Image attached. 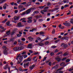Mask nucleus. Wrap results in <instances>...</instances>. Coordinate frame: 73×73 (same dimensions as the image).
Listing matches in <instances>:
<instances>
[{"label":"nucleus","mask_w":73,"mask_h":73,"mask_svg":"<svg viewBox=\"0 0 73 73\" xmlns=\"http://www.w3.org/2000/svg\"><path fill=\"white\" fill-rule=\"evenodd\" d=\"M42 12H47L48 11V9H46L45 10L44 9V10H42Z\"/></svg>","instance_id":"40"},{"label":"nucleus","mask_w":73,"mask_h":73,"mask_svg":"<svg viewBox=\"0 0 73 73\" xmlns=\"http://www.w3.org/2000/svg\"><path fill=\"white\" fill-rule=\"evenodd\" d=\"M56 60L58 62H60V61L61 60V59L60 58H56Z\"/></svg>","instance_id":"22"},{"label":"nucleus","mask_w":73,"mask_h":73,"mask_svg":"<svg viewBox=\"0 0 73 73\" xmlns=\"http://www.w3.org/2000/svg\"><path fill=\"white\" fill-rule=\"evenodd\" d=\"M9 39V41L10 42H13L15 41V38H10Z\"/></svg>","instance_id":"16"},{"label":"nucleus","mask_w":73,"mask_h":73,"mask_svg":"<svg viewBox=\"0 0 73 73\" xmlns=\"http://www.w3.org/2000/svg\"><path fill=\"white\" fill-rule=\"evenodd\" d=\"M64 68V67H62L59 68V69L57 70V71H59V70H62V69L63 68Z\"/></svg>","instance_id":"30"},{"label":"nucleus","mask_w":73,"mask_h":73,"mask_svg":"<svg viewBox=\"0 0 73 73\" xmlns=\"http://www.w3.org/2000/svg\"><path fill=\"white\" fill-rule=\"evenodd\" d=\"M68 38H69L68 37H64V39H65V40H68Z\"/></svg>","instance_id":"58"},{"label":"nucleus","mask_w":73,"mask_h":73,"mask_svg":"<svg viewBox=\"0 0 73 73\" xmlns=\"http://www.w3.org/2000/svg\"><path fill=\"white\" fill-rule=\"evenodd\" d=\"M26 54V52L24 51L21 53L22 55H23V54Z\"/></svg>","instance_id":"35"},{"label":"nucleus","mask_w":73,"mask_h":73,"mask_svg":"<svg viewBox=\"0 0 73 73\" xmlns=\"http://www.w3.org/2000/svg\"><path fill=\"white\" fill-rule=\"evenodd\" d=\"M3 0H0V4H2V3H3Z\"/></svg>","instance_id":"56"},{"label":"nucleus","mask_w":73,"mask_h":73,"mask_svg":"<svg viewBox=\"0 0 73 73\" xmlns=\"http://www.w3.org/2000/svg\"><path fill=\"white\" fill-rule=\"evenodd\" d=\"M40 35H44V33L43 31H41L40 32Z\"/></svg>","instance_id":"38"},{"label":"nucleus","mask_w":73,"mask_h":73,"mask_svg":"<svg viewBox=\"0 0 73 73\" xmlns=\"http://www.w3.org/2000/svg\"><path fill=\"white\" fill-rule=\"evenodd\" d=\"M29 62H27L26 64L25 63L23 64V66L24 68H26L28 67L29 66Z\"/></svg>","instance_id":"6"},{"label":"nucleus","mask_w":73,"mask_h":73,"mask_svg":"<svg viewBox=\"0 0 73 73\" xmlns=\"http://www.w3.org/2000/svg\"><path fill=\"white\" fill-rule=\"evenodd\" d=\"M59 73H63V71H59Z\"/></svg>","instance_id":"64"},{"label":"nucleus","mask_w":73,"mask_h":73,"mask_svg":"<svg viewBox=\"0 0 73 73\" xmlns=\"http://www.w3.org/2000/svg\"><path fill=\"white\" fill-rule=\"evenodd\" d=\"M61 46H62V48H66V47H68V44H65L64 43H62L61 44Z\"/></svg>","instance_id":"5"},{"label":"nucleus","mask_w":73,"mask_h":73,"mask_svg":"<svg viewBox=\"0 0 73 73\" xmlns=\"http://www.w3.org/2000/svg\"><path fill=\"white\" fill-rule=\"evenodd\" d=\"M25 18H23L21 19L20 20V21H22V20H23L22 21V22H23L24 23H26L27 22V21H25Z\"/></svg>","instance_id":"15"},{"label":"nucleus","mask_w":73,"mask_h":73,"mask_svg":"<svg viewBox=\"0 0 73 73\" xmlns=\"http://www.w3.org/2000/svg\"><path fill=\"white\" fill-rule=\"evenodd\" d=\"M30 5H31V3H28L26 5V6H27V7H28V6H30Z\"/></svg>","instance_id":"51"},{"label":"nucleus","mask_w":73,"mask_h":73,"mask_svg":"<svg viewBox=\"0 0 73 73\" xmlns=\"http://www.w3.org/2000/svg\"><path fill=\"white\" fill-rule=\"evenodd\" d=\"M23 7V6L21 5H19V9H21V8H22Z\"/></svg>","instance_id":"37"},{"label":"nucleus","mask_w":73,"mask_h":73,"mask_svg":"<svg viewBox=\"0 0 73 73\" xmlns=\"http://www.w3.org/2000/svg\"><path fill=\"white\" fill-rule=\"evenodd\" d=\"M15 30H13V32L11 33V36L13 35L14 33H15Z\"/></svg>","instance_id":"25"},{"label":"nucleus","mask_w":73,"mask_h":73,"mask_svg":"<svg viewBox=\"0 0 73 73\" xmlns=\"http://www.w3.org/2000/svg\"><path fill=\"white\" fill-rule=\"evenodd\" d=\"M35 67V65L33 64L32 66H30L29 67V69H30L31 70H32L33 68H34V67Z\"/></svg>","instance_id":"12"},{"label":"nucleus","mask_w":73,"mask_h":73,"mask_svg":"<svg viewBox=\"0 0 73 73\" xmlns=\"http://www.w3.org/2000/svg\"><path fill=\"white\" fill-rule=\"evenodd\" d=\"M10 68L11 67H9L8 68V72L9 73H11V70H10Z\"/></svg>","instance_id":"34"},{"label":"nucleus","mask_w":73,"mask_h":73,"mask_svg":"<svg viewBox=\"0 0 73 73\" xmlns=\"http://www.w3.org/2000/svg\"><path fill=\"white\" fill-rule=\"evenodd\" d=\"M70 60L69 59H67L66 60V62H70Z\"/></svg>","instance_id":"27"},{"label":"nucleus","mask_w":73,"mask_h":73,"mask_svg":"<svg viewBox=\"0 0 73 73\" xmlns=\"http://www.w3.org/2000/svg\"><path fill=\"white\" fill-rule=\"evenodd\" d=\"M13 50H15L16 52V51H18V50H19V47H16L13 48Z\"/></svg>","instance_id":"11"},{"label":"nucleus","mask_w":73,"mask_h":73,"mask_svg":"<svg viewBox=\"0 0 73 73\" xmlns=\"http://www.w3.org/2000/svg\"><path fill=\"white\" fill-rule=\"evenodd\" d=\"M28 38L30 41H33V38L31 36H29L28 37Z\"/></svg>","instance_id":"19"},{"label":"nucleus","mask_w":73,"mask_h":73,"mask_svg":"<svg viewBox=\"0 0 73 73\" xmlns=\"http://www.w3.org/2000/svg\"><path fill=\"white\" fill-rule=\"evenodd\" d=\"M58 52V50L57 49H56L55 51H54V53H57Z\"/></svg>","instance_id":"41"},{"label":"nucleus","mask_w":73,"mask_h":73,"mask_svg":"<svg viewBox=\"0 0 73 73\" xmlns=\"http://www.w3.org/2000/svg\"><path fill=\"white\" fill-rule=\"evenodd\" d=\"M24 48V47L23 46H21L20 47H19V50H22V49H23Z\"/></svg>","instance_id":"20"},{"label":"nucleus","mask_w":73,"mask_h":73,"mask_svg":"<svg viewBox=\"0 0 73 73\" xmlns=\"http://www.w3.org/2000/svg\"><path fill=\"white\" fill-rule=\"evenodd\" d=\"M32 22V20H29L27 21V23H31Z\"/></svg>","instance_id":"31"},{"label":"nucleus","mask_w":73,"mask_h":73,"mask_svg":"<svg viewBox=\"0 0 73 73\" xmlns=\"http://www.w3.org/2000/svg\"><path fill=\"white\" fill-rule=\"evenodd\" d=\"M19 58V60L17 61V64H20L21 62H22L23 61V55H21V54H19L17 57L16 58L17 60H18V59Z\"/></svg>","instance_id":"1"},{"label":"nucleus","mask_w":73,"mask_h":73,"mask_svg":"<svg viewBox=\"0 0 73 73\" xmlns=\"http://www.w3.org/2000/svg\"><path fill=\"white\" fill-rule=\"evenodd\" d=\"M17 41H15L13 43L14 45H16L17 44Z\"/></svg>","instance_id":"60"},{"label":"nucleus","mask_w":73,"mask_h":73,"mask_svg":"<svg viewBox=\"0 0 73 73\" xmlns=\"http://www.w3.org/2000/svg\"><path fill=\"white\" fill-rule=\"evenodd\" d=\"M9 23H10L9 21L7 22L6 23L7 25H8V26H9Z\"/></svg>","instance_id":"44"},{"label":"nucleus","mask_w":73,"mask_h":73,"mask_svg":"<svg viewBox=\"0 0 73 73\" xmlns=\"http://www.w3.org/2000/svg\"><path fill=\"white\" fill-rule=\"evenodd\" d=\"M48 65L49 66H51V65H52V62H50L48 63Z\"/></svg>","instance_id":"61"},{"label":"nucleus","mask_w":73,"mask_h":73,"mask_svg":"<svg viewBox=\"0 0 73 73\" xmlns=\"http://www.w3.org/2000/svg\"><path fill=\"white\" fill-rule=\"evenodd\" d=\"M2 48L4 50H6L7 49L5 45H3L2 46Z\"/></svg>","instance_id":"24"},{"label":"nucleus","mask_w":73,"mask_h":73,"mask_svg":"<svg viewBox=\"0 0 73 73\" xmlns=\"http://www.w3.org/2000/svg\"><path fill=\"white\" fill-rule=\"evenodd\" d=\"M32 45L31 44H29L28 45V46L27 47L28 48H29L30 49H31L32 48Z\"/></svg>","instance_id":"17"},{"label":"nucleus","mask_w":73,"mask_h":73,"mask_svg":"<svg viewBox=\"0 0 73 73\" xmlns=\"http://www.w3.org/2000/svg\"><path fill=\"white\" fill-rule=\"evenodd\" d=\"M3 8L4 9H6V8H7V7L5 5H4L3 6Z\"/></svg>","instance_id":"53"},{"label":"nucleus","mask_w":73,"mask_h":73,"mask_svg":"<svg viewBox=\"0 0 73 73\" xmlns=\"http://www.w3.org/2000/svg\"><path fill=\"white\" fill-rule=\"evenodd\" d=\"M15 4V3L14 2H13L12 3H11L10 4L11 5H13Z\"/></svg>","instance_id":"59"},{"label":"nucleus","mask_w":73,"mask_h":73,"mask_svg":"<svg viewBox=\"0 0 73 73\" xmlns=\"http://www.w3.org/2000/svg\"><path fill=\"white\" fill-rule=\"evenodd\" d=\"M63 25H64L65 26H67V27H70L71 25L70 23L69 22L67 23H63Z\"/></svg>","instance_id":"7"},{"label":"nucleus","mask_w":73,"mask_h":73,"mask_svg":"<svg viewBox=\"0 0 73 73\" xmlns=\"http://www.w3.org/2000/svg\"><path fill=\"white\" fill-rule=\"evenodd\" d=\"M44 43H41L39 42L38 44V45H39L40 46H43V45H44Z\"/></svg>","instance_id":"18"},{"label":"nucleus","mask_w":73,"mask_h":73,"mask_svg":"<svg viewBox=\"0 0 73 73\" xmlns=\"http://www.w3.org/2000/svg\"><path fill=\"white\" fill-rule=\"evenodd\" d=\"M17 37H21V35H20V34H17Z\"/></svg>","instance_id":"33"},{"label":"nucleus","mask_w":73,"mask_h":73,"mask_svg":"<svg viewBox=\"0 0 73 73\" xmlns=\"http://www.w3.org/2000/svg\"><path fill=\"white\" fill-rule=\"evenodd\" d=\"M32 19V17H29L28 18V20H31Z\"/></svg>","instance_id":"55"},{"label":"nucleus","mask_w":73,"mask_h":73,"mask_svg":"<svg viewBox=\"0 0 73 73\" xmlns=\"http://www.w3.org/2000/svg\"><path fill=\"white\" fill-rule=\"evenodd\" d=\"M41 17L40 16H39L38 15H37L36 16V18L37 19H39V18H40V17Z\"/></svg>","instance_id":"47"},{"label":"nucleus","mask_w":73,"mask_h":73,"mask_svg":"<svg viewBox=\"0 0 73 73\" xmlns=\"http://www.w3.org/2000/svg\"><path fill=\"white\" fill-rule=\"evenodd\" d=\"M5 30H6V29H3V30L1 31V32H3L5 31Z\"/></svg>","instance_id":"57"},{"label":"nucleus","mask_w":73,"mask_h":73,"mask_svg":"<svg viewBox=\"0 0 73 73\" xmlns=\"http://www.w3.org/2000/svg\"><path fill=\"white\" fill-rule=\"evenodd\" d=\"M56 47H57V46H52L51 47L52 48H56Z\"/></svg>","instance_id":"52"},{"label":"nucleus","mask_w":73,"mask_h":73,"mask_svg":"<svg viewBox=\"0 0 73 73\" xmlns=\"http://www.w3.org/2000/svg\"><path fill=\"white\" fill-rule=\"evenodd\" d=\"M31 58H28L27 59L25 60L23 62H27V61H31Z\"/></svg>","instance_id":"9"},{"label":"nucleus","mask_w":73,"mask_h":73,"mask_svg":"<svg viewBox=\"0 0 73 73\" xmlns=\"http://www.w3.org/2000/svg\"><path fill=\"white\" fill-rule=\"evenodd\" d=\"M29 52H30L31 53H33V51H32L31 50H29Z\"/></svg>","instance_id":"63"},{"label":"nucleus","mask_w":73,"mask_h":73,"mask_svg":"<svg viewBox=\"0 0 73 73\" xmlns=\"http://www.w3.org/2000/svg\"><path fill=\"white\" fill-rule=\"evenodd\" d=\"M11 30H9L8 31L6 32V34L7 35H9L10 34H11Z\"/></svg>","instance_id":"21"},{"label":"nucleus","mask_w":73,"mask_h":73,"mask_svg":"<svg viewBox=\"0 0 73 73\" xmlns=\"http://www.w3.org/2000/svg\"><path fill=\"white\" fill-rule=\"evenodd\" d=\"M70 22L71 24H73V19H71V21H70Z\"/></svg>","instance_id":"50"},{"label":"nucleus","mask_w":73,"mask_h":73,"mask_svg":"<svg viewBox=\"0 0 73 73\" xmlns=\"http://www.w3.org/2000/svg\"><path fill=\"white\" fill-rule=\"evenodd\" d=\"M66 59H67V58H64L62 60V61H65V60H66Z\"/></svg>","instance_id":"36"},{"label":"nucleus","mask_w":73,"mask_h":73,"mask_svg":"<svg viewBox=\"0 0 73 73\" xmlns=\"http://www.w3.org/2000/svg\"><path fill=\"white\" fill-rule=\"evenodd\" d=\"M14 19L15 21H17L19 20V17H14Z\"/></svg>","instance_id":"14"},{"label":"nucleus","mask_w":73,"mask_h":73,"mask_svg":"<svg viewBox=\"0 0 73 73\" xmlns=\"http://www.w3.org/2000/svg\"><path fill=\"white\" fill-rule=\"evenodd\" d=\"M68 64H69V63H67V64H65V62H62L60 64V66H63V67L64 68L65 66H66L68 65Z\"/></svg>","instance_id":"3"},{"label":"nucleus","mask_w":73,"mask_h":73,"mask_svg":"<svg viewBox=\"0 0 73 73\" xmlns=\"http://www.w3.org/2000/svg\"><path fill=\"white\" fill-rule=\"evenodd\" d=\"M18 42L19 45H23L25 44L24 42L21 41L20 39L18 40Z\"/></svg>","instance_id":"4"},{"label":"nucleus","mask_w":73,"mask_h":73,"mask_svg":"<svg viewBox=\"0 0 73 73\" xmlns=\"http://www.w3.org/2000/svg\"><path fill=\"white\" fill-rule=\"evenodd\" d=\"M68 53L66 52L63 55V56H67V55H68Z\"/></svg>","instance_id":"28"},{"label":"nucleus","mask_w":73,"mask_h":73,"mask_svg":"<svg viewBox=\"0 0 73 73\" xmlns=\"http://www.w3.org/2000/svg\"><path fill=\"white\" fill-rule=\"evenodd\" d=\"M32 8H31L29 9H28L25 12L23 13L22 15H24L25 14H27L28 15V14H29V13H31V11L32 10Z\"/></svg>","instance_id":"2"},{"label":"nucleus","mask_w":73,"mask_h":73,"mask_svg":"<svg viewBox=\"0 0 73 73\" xmlns=\"http://www.w3.org/2000/svg\"><path fill=\"white\" fill-rule=\"evenodd\" d=\"M59 41H60V40L58 39L55 41V43H57V42H59Z\"/></svg>","instance_id":"49"},{"label":"nucleus","mask_w":73,"mask_h":73,"mask_svg":"<svg viewBox=\"0 0 73 73\" xmlns=\"http://www.w3.org/2000/svg\"><path fill=\"white\" fill-rule=\"evenodd\" d=\"M59 9V8H56L54 9V11H57V10H58Z\"/></svg>","instance_id":"48"},{"label":"nucleus","mask_w":73,"mask_h":73,"mask_svg":"<svg viewBox=\"0 0 73 73\" xmlns=\"http://www.w3.org/2000/svg\"><path fill=\"white\" fill-rule=\"evenodd\" d=\"M45 6H46V5H45L44 6H40L39 7V8H40V9H43L44 8V7H45Z\"/></svg>","instance_id":"32"},{"label":"nucleus","mask_w":73,"mask_h":73,"mask_svg":"<svg viewBox=\"0 0 73 73\" xmlns=\"http://www.w3.org/2000/svg\"><path fill=\"white\" fill-rule=\"evenodd\" d=\"M8 20V19H5L4 21H2V23H5Z\"/></svg>","instance_id":"26"},{"label":"nucleus","mask_w":73,"mask_h":73,"mask_svg":"<svg viewBox=\"0 0 73 73\" xmlns=\"http://www.w3.org/2000/svg\"><path fill=\"white\" fill-rule=\"evenodd\" d=\"M62 51H60L57 53V54L58 55H59L60 54H62Z\"/></svg>","instance_id":"42"},{"label":"nucleus","mask_w":73,"mask_h":73,"mask_svg":"<svg viewBox=\"0 0 73 73\" xmlns=\"http://www.w3.org/2000/svg\"><path fill=\"white\" fill-rule=\"evenodd\" d=\"M17 25L18 27H24V25L21 24V23L20 22L19 23H18L17 24Z\"/></svg>","instance_id":"8"},{"label":"nucleus","mask_w":73,"mask_h":73,"mask_svg":"<svg viewBox=\"0 0 73 73\" xmlns=\"http://www.w3.org/2000/svg\"><path fill=\"white\" fill-rule=\"evenodd\" d=\"M3 53L4 54H5V55L8 54V52H7V51L4 50Z\"/></svg>","instance_id":"23"},{"label":"nucleus","mask_w":73,"mask_h":73,"mask_svg":"<svg viewBox=\"0 0 73 73\" xmlns=\"http://www.w3.org/2000/svg\"><path fill=\"white\" fill-rule=\"evenodd\" d=\"M37 39L38 40H39V41L40 40H42L41 39V38H40V37H38L37 38Z\"/></svg>","instance_id":"39"},{"label":"nucleus","mask_w":73,"mask_h":73,"mask_svg":"<svg viewBox=\"0 0 73 73\" xmlns=\"http://www.w3.org/2000/svg\"><path fill=\"white\" fill-rule=\"evenodd\" d=\"M73 70V67H72L69 69L68 70L69 72H71V71H72Z\"/></svg>","instance_id":"29"},{"label":"nucleus","mask_w":73,"mask_h":73,"mask_svg":"<svg viewBox=\"0 0 73 73\" xmlns=\"http://www.w3.org/2000/svg\"><path fill=\"white\" fill-rule=\"evenodd\" d=\"M58 65H56V66L52 67V69L51 70H52L53 69H58Z\"/></svg>","instance_id":"13"},{"label":"nucleus","mask_w":73,"mask_h":73,"mask_svg":"<svg viewBox=\"0 0 73 73\" xmlns=\"http://www.w3.org/2000/svg\"><path fill=\"white\" fill-rule=\"evenodd\" d=\"M55 33V29H53L52 31V33L54 34Z\"/></svg>","instance_id":"43"},{"label":"nucleus","mask_w":73,"mask_h":73,"mask_svg":"<svg viewBox=\"0 0 73 73\" xmlns=\"http://www.w3.org/2000/svg\"><path fill=\"white\" fill-rule=\"evenodd\" d=\"M49 42L47 41L45 42L44 44H45V45H48V44H49Z\"/></svg>","instance_id":"45"},{"label":"nucleus","mask_w":73,"mask_h":73,"mask_svg":"<svg viewBox=\"0 0 73 73\" xmlns=\"http://www.w3.org/2000/svg\"><path fill=\"white\" fill-rule=\"evenodd\" d=\"M50 55L51 56H53L54 55V52H51L50 53Z\"/></svg>","instance_id":"46"},{"label":"nucleus","mask_w":73,"mask_h":73,"mask_svg":"<svg viewBox=\"0 0 73 73\" xmlns=\"http://www.w3.org/2000/svg\"><path fill=\"white\" fill-rule=\"evenodd\" d=\"M9 67H10V66H9L7 64L4 67H3V69H4L6 70V69H8Z\"/></svg>","instance_id":"10"},{"label":"nucleus","mask_w":73,"mask_h":73,"mask_svg":"<svg viewBox=\"0 0 73 73\" xmlns=\"http://www.w3.org/2000/svg\"><path fill=\"white\" fill-rule=\"evenodd\" d=\"M21 40L22 41H24L25 40V38H22Z\"/></svg>","instance_id":"62"},{"label":"nucleus","mask_w":73,"mask_h":73,"mask_svg":"<svg viewBox=\"0 0 73 73\" xmlns=\"http://www.w3.org/2000/svg\"><path fill=\"white\" fill-rule=\"evenodd\" d=\"M46 58H47L46 57H44V58L43 59V61H44L45 60H46Z\"/></svg>","instance_id":"54"}]
</instances>
